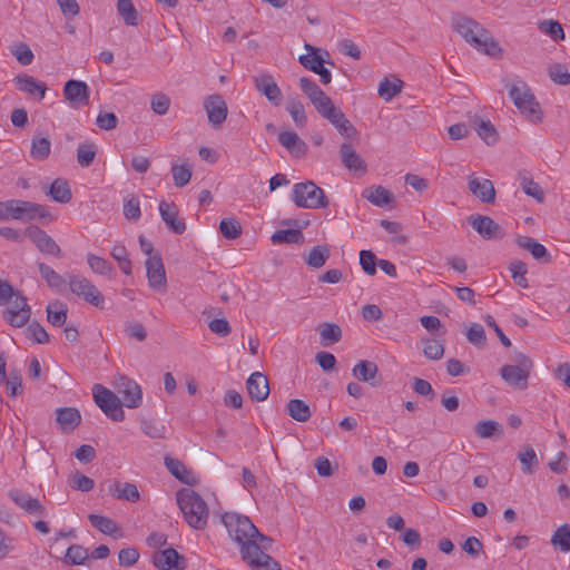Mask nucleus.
Wrapping results in <instances>:
<instances>
[{
    "label": "nucleus",
    "mask_w": 570,
    "mask_h": 570,
    "mask_svg": "<svg viewBox=\"0 0 570 570\" xmlns=\"http://www.w3.org/2000/svg\"><path fill=\"white\" fill-rule=\"evenodd\" d=\"M229 537L240 546L243 560L252 570H282L267 551L273 540L262 534L250 519L235 512H226L222 517Z\"/></svg>",
    "instance_id": "f257e3e1"
},
{
    "label": "nucleus",
    "mask_w": 570,
    "mask_h": 570,
    "mask_svg": "<svg viewBox=\"0 0 570 570\" xmlns=\"http://www.w3.org/2000/svg\"><path fill=\"white\" fill-rule=\"evenodd\" d=\"M453 29L474 49L493 58L502 56V48L490 31L476 20L456 14L452 18Z\"/></svg>",
    "instance_id": "f03ea898"
},
{
    "label": "nucleus",
    "mask_w": 570,
    "mask_h": 570,
    "mask_svg": "<svg viewBox=\"0 0 570 570\" xmlns=\"http://www.w3.org/2000/svg\"><path fill=\"white\" fill-rule=\"evenodd\" d=\"M509 97L519 112L530 122H541L543 112L531 87L523 80L517 79L508 90Z\"/></svg>",
    "instance_id": "7ed1b4c3"
},
{
    "label": "nucleus",
    "mask_w": 570,
    "mask_h": 570,
    "mask_svg": "<svg viewBox=\"0 0 570 570\" xmlns=\"http://www.w3.org/2000/svg\"><path fill=\"white\" fill-rule=\"evenodd\" d=\"M180 513L190 528L203 530L208 522L209 508L196 491L180 489Z\"/></svg>",
    "instance_id": "20e7f679"
},
{
    "label": "nucleus",
    "mask_w": 570,
    "mask_h": 570,
    "mask_svg": "<svg viewBox=\"0 0 570 570\" xmlns=\"http://www.w3.org/2000/svg\"><path fill=\"white\" fill-rule=\"evenodd\" d=\"M1 205L4 208L7 216L12 219L33 220L38 218L48 222L53 220V216L47 207L37 203L11 199L2 203Z\"/></svg>",
    "instance_id": "39448f33"
},
{
    "label": "nucleus",
    "mask_w": 570,
    "mask_h": 570,
    "mask_svg": "<svg viewBox=\"0 0 570 570\" xmlns=\"http://www.w3.org/2000/svg\"><path fill=\"white\" fill-rule=\"evenodd\" d=\"M292 199L297 207L312 209L326 207L328 203L324 190L311 180L295 184Z\"/></svg>",
    "instance_id": "423d86ee"
},
{
    "label": "nucleus",
    "mask_w": 570,
    "mask_h": 570,
    "mask_svg": "<svg viewBox=\"0 0 570 570\" xmlns=\"http://www.w3.org/2000/svg\"><path fill=\"white\" fill-rule=\"evenodd\" d=\"M68 286L72 294L88 304L104 308L105 297L95 284L79 274H68Z\"/></svg>",
    "instance_id": "0eeeda50"
},
{
    "label": "nucleus",
    "mask_w": 570,
    "mask_h": 570,
    "mask_svg": "<svg viewBox=\"0 0 570 570\" xmlns=\"http://www.w3.org/2000/svg\"><path fill=\"white\" fill-rule=\"evenodd\" d=\"M514 361L515 365H504L501 368L502 379L512 387L527 389L528 377L533 367L532 361L524 354L519 353Z\"/></svg>",
    "instance_id": "6e6552de"
},
{
    "label": "nucleus",
    "mask_w": 570,
    "mask_h": 570,
    "mask_svg": "<svg viewBox=\"0 0 570 570\" xmlns=\"http://www.w3.org/2000/svg\"><path fill=\"white\" fill-rule=\"evenodd\" d=\"M92 392L96 404L110 420L121 422L125 419L119 396L101 384H95Z\"/></svg>",
    "instance_id": "1a4fd4ad"
},
{
    "label": "nucleus",
    "mask_w": 570,
    "mask_h": 570,
    "mask_svg": "<svg viewBox=\"0 0 570 570\" xmlns=\"http://www.w3.org/2000/svg\"><path fill=\"white\" fill-rule=\"evenodd\" d=\"M326 119L345 139H353L357 136V130L353 124L345 117L344 112L330 99L320 109L316 110Z\"/></svg>",
    "instance_id": "9d476101"
},
{
    "label": "nucleus",
    "mask_w": 570,
    "mask_h": 570,
    "mask_svg": "<svg viewBox=\"0 0 570 570\" xmlns=\"http://www.w3.org/2000/svg\"><path fill=\"white\" fill-rule=\"evenodd\" d=\"M208 122L215 129L220 128L228 115V107L220 95H210L204 101Z\"/></svg>",
    "instance_id": "9b49d317"
},
{
    "label": "nucleus",
    "mask_w": 570,
    "mask_h": 570,
    "mask_svg": "<svg viewBox=\"0 0 570 570\" xmlns=\"http://www.w3.org/2000/svg\"><path fill=\"white\" fill-rule=\"evenodd\" d=\"M13 301L11 306L8 307L3 314L7 322L16 327H21L28 323L30 318V307L27 304V298L13 292Z\"/></svg>",
    "instance_id": "f8f14e48"
},
{
    "label": "nucleus",
    "mask_w": 570,
    "mask_h": 570,
    "mask_svg": "<svg viewBox=\"0 0 570 570\" xmlns=\"http://www.w3.org/2000/svg\"><path fill=\"white\" fill-rule=\"evenodd\" d=\"M8 497L26 513L35 517H46L47 509L36 498H32L29 493L19 490L11 489L8 492Z\"/></svg>",
    "instance_id": "ddd939ff"
},
{
    "label": "nucleus",
    "mask_w": 570,
    "mask_h": 570,
    "mask_svg": "<svg viewBox=\"0 0 570 570\" xmlns=\"http://www.w3.org/2000/svg\"><path fill=\"white\" fill-rule=\"evenodd\" d=\"M63 96L73 108H80L89 104L90 89L86 82L71 79L65 83Z\"/></svg>",
    "instance_id": "4468645a"
},
{
    "label": "nucleus",
    "mask_w": 570,
    "mask_h": 570,
    "mask_svg": "<svg viewBox=\"0 0 570 570\" xmlns=\"http://www.w3.org/2000/svg\"><path fill=\"white\" fill-rule=\"evenodd\" d=\"M469 222L484 239H501L505 235L504 229L489 216H471Z\"/></svg>",
    "instance_id": "2eb2a0df"
},
{
    "label": "nucleus",
    "mask_w": 570,
    "mask_h": 570,
    "mask_svg": "<svg viewBox=\"0 0 570 570\" xmlns=\"http://www.w3.org/2000/svg\"><path fill=\"white\" fill-rule=\"evenodd\" d=\"M27 233L29 238L41 253L46 255H52L55 257L61 256L60 246L43 229L39 227H30L28 228Z\"/></svg>",
    "instance_id": "dca6fc26"
},
{
    "label": "nucleus",
    "mask_w": 570,
    "mask_h": 570,
    "mask_svg": "<svg viewBox=\"0 0 570 570\" xmlns=\"http://www.w3.org/2000/svg\"><path fill=\"white\" fill-rule=\"evenodd\" d=\"M147 278L149 286L156 291H164L166 287V272L159 255L146 259Z\"/></svg>",
    "instance_id": "f3484780"
},
{
    "label": "nucleus",
    "mask_w": 570,
    "mask_h": 570,
    "mask_svg": "<svg viewBox=\"0 0 570 570\" xmlns=\"http://www.w3.org/2000/svg\"><path fill=\"white\" fill-rule=\"evenodd\" d=\"M118 394L121 396V404L135 409L141 403L142 393L140 386L126 377L120 379V383L117 385Z\"/></svg>",
    "instance_id": "a211bd4d"
},
{
    "label": "nucleus",
    "mask_w": 570,
    "mask_h": 570,
    "mask_svg": "<svg viewBox=\"0 0 570 570\" xmlns=\"http://www.w3.org/2000/svg\"><path fill=\"white\" fill-rule=\"evenodd\" d=\"M352 374L356 380L366 382L373 387H376L382 383L379 367L372 361H360L353 367Z\"/></svg>",
    "instance_id": "6ab92c4d"
},
{
    "label": "nucleus",
    "mask_w": 570,
    "mask_h": 570,
    "mask_svg": "<svg viewBox=\"0 0 570 570\" xmlns=\"http://www.w3.org/2000/svg\"><path fill=\"white\" fill-rule=\"evenodd\" d=\"M255 87L274 106H281L283 94L271 75H264L255 79Z\"/></svg>",
    "instance_id": "aec40b11"
},
{
    "label": "nucleus",
    "mask_w": 570,
    "mask_h": 570,
    "mask_svg": "<svg viewBox=\"0 0 570 570\" xmlns=\"http://www.w3.org/2000/svg\"><path fill=\"white\" fill-rule=\"evenodd\" d=\"M246 389L249 396L257 402L266 400L269 394L268 380L261 372L250 374L246 382Z\"/></svg>",
    "instance_id": "412c9836"
},
{
    "label": "nucleus",
    "mask_w": 570,
    "mask_h": 570,
    "mask_svg": "<svg viewBox=\"0 0 570 570\" xmlns=\"http://www.w3.org/2000/svg\"><path fill=\"white\" fill-rule=\"evenodd\" d=\"M17 88L30 96H38L39 100H42L46 96L47 86L45 82L39 81L35 77L23 73L19 75L13 79Z\"/></svg>",
    "instance_id": "4be33fe9"
},
{
    "label": "nucleus",
    "mask_w": 570,
    "mask_h": 570,
    "mask_svg": "<svg viewBox=\"0 0 570 570\" xmlns=\"http://www.w3.org/2000/svg\"><path fill=\"white\" fill-rule=\"evenodd\" d=\"M469 190L482 203L493 204L495 200V189L491 180L470 177L468 184Z\"/></svg>",
    "instance_id": "5701e85b"
},
{
    "label": "nucleus",
    "mask_w": 570,
    "mask_h": 570,
    "mask_svg": "<svg viewBox=\"0 0 570 570\" xmlns=\"http://www.w3.org/2000/svg\"><path fill=\"white\" fill-rule=\"evenodd\" d=\"M278 141L295 157H303L307 154L308 147L306 142L294 131H281L278 134Z\"/></svg>",
    "instance_id": "b1692460"
},
{
    "label": "nucleus",
    "mask_w": 570,
    "mask_h": 570,
    "mask_svg": "<svg viewBox=\"0 0 570 570\" xmlns=\"http://www.w3.org/2000/svg\"><path fill=\"white\" fill-rule=\"evenodd\" d=\"M299 87L316 110L331 99L315 81L307 77L299 79Z\"/></svg>",
    "instance_id": "393cba45"
},
{
    "label": "nucleus",
    "mask_w": 570,
    "mask_h": 570,
    "mask_svg": "<svg viewBox=\"0 0 570 570\" xmlns=\"http://www.w3.org/2000/svg\"><path fill=\"white\" fill-rule=\"evenodd\" d=\"M340 155L342 164L350 170L366 171V164L364 159L355 151L351 144L344 142L340 147Z\"/></svg>",
    "instance_id": "a878e982"
},
{
    "label": "nucleus",
    "mask_w": 570,
    "mask_h": 570,
    "mask_svg": "<svg viewBox=\"0 0 570 570\" xmlns=\"http://www.w3.org/2000/svg\"><path fill=\"white\" fill-rule=\"evenodd\" d=\"M517 244L522 249L530 252L534 259L544 264L551 262V255L547 248L534 238L522 236L517 239Z\"/></svg>",
    "instance_id": "bb28decb"
},
{
    "label": "nucleus",
    "mask_w": 570,
    "mask_h": 570,
    "mask_svg": "<svg viewBox=\"0 0 570 570\" xmlns=\"http://www.w3.org/2000/svg\"><path fill=\"white\" fill-rule=\"evenodd\" d=\"M39 273L42 277V279L47 283L48 287H50L52 291H56L58 293H61L66 289V286L68 284V277L65 278L60 274H58L53 268H51L49 265L45 263L38 264Z\"/></svg>",
    "instance_id": "cd10ccee"
},
{
    "label": "nucleus",
    "mask_w": 570,
    "mask_h": 570,
    "mask_svg": "<svg viewBox=\"0 0 570 570\" xmlns=\"http://www.w3.org/2000/svg\"><path fill=\"white\" fill-rule=\"evenodd\" d=\"M56 420L61 430L70 432L80 424L81 415L75 407H61L57 410Z\"/></svg>",
    "instance_id": "c85d7f7f"
},
{
    "label": "nucleus",
    "mask_w": 570,
    "mask_h": 570,
    "mask_svg": "<svg viewBox=\"0 0 570 570\" xmlns=\"http://www.w3.org/2000/svg\"><path fill=\"white\" fill-rule=\"evenodd\" d=\"M362 196L371 204L384 207L393 200V195L383 186H371L363 190Z\"/></svg>",
    "instance_id": "c756f323"
},
{
    "label": "nucleus",
    "mask_w": 570,
    "mask_h": 570,
    "mask_svg": "<svg viewBox=\"0 0 570 570\" xmlns=\"http://www.w3.org/2000/svg\"><path fill=\"white\" fill-rule=\"evenodd\" d=\"M109 493L117 499L137 502L140 498L138 488L134 483L115 482L109 487Z\"/></svg>",
    "instance_id": "7c9ffc66"
},
{
    "label": "nucleus",
    "mask_w": 570,
    "mask_h": 570,
    "mask_svg": "<svg viewBox=\"0 0 570 570\" xmlns=\"http://www.w3.org/2000/svg\"><path fill=\"white\" fill-rule=\"evenodd\" d=\"M307 51V55H302L298 58L299 63L309 71L316 72L318 68L326 62L324 58L320 55L321 49L315 48L308 43L304 46Z\"/></svg>",
    "instance_id": "2f4dec72"
},
{
    "label": "nucleus",
    "mask_w": 570,
    "mask_h": 570,
    "mask_svg": "<svg viewBox=\"0 0 570 570\" xmlns=\"http://www.w3.org/2000/svg\"><path fill=\"white\" fill-rule=\"evenodd\" d=\"M154 564L159 570H169L178 564V552L174 548H168L154 553Z\"/></svg>",
    "instance_id": "473e14b6"
},
{
    "label": "nucleus",
    "mask_w": 570,
    "mask_h": 570,
    "mask_svg": "<svg viewBox=\"0 0 570 570\" xmlns=\"http://www.w3.org/2000/svg\"><path fill=\"white\" fill-rule=\"evenodd\" d=\"M472 124L479 137L488 145L494 144L498 140L497 129L490 120H483L479 116H474Z\"/></svg>",
    "instance_id": "72a5a7b5"
},
{
    "label": "nucleus",
    "mask_w": 570,
    "mask_h": 570,
    "mask_svg": "<svg viewBox=\"0 0 570 570\" xmlns=\"http://www.w3.org/2000/svg\"><path fill=\"white\" fill-rule=\"evenodd\" d=\"M47 195H49L55 202L61 204L69 203L72 197L67 180L62 178H57L52 181Z\"/></svg>",
    "instance_id": "f704fd0d"
},
{
    "label": "nucleus",
    "mask_w": 570,
    "mask_h": 570,
    "mask_svg": "<svg viewBox=\"0 0 570 570\" xmlns=\"http://www.w3.org/2000/svg\"><path fill=\"white\" fill-rule=\"evenodd\" d=\"M286 411L288 415L297 422H307L312 416L308 404L298 399L289 400L286 405Z\"/></svg>",
    "instance_id": "c9c22d12"
},
{
    "label": "nucleus",
    "mask_w": 570,
    "mask_h": 570,
    "mask_svg": "<svg viewBox=\"0 0 570 570\" xmlns=\"http://www.w3.org/2000/svg\"><path fill=\"white\" fill-rule=\"evenodd\" d=\"M547 75L549 79L559 86L570 85V72L564 63L551 62L547 67Z\"/></svg>",
    "instance_id": "e433bc0d"
},
{
    "label": "nucleus",
    "mask_w": 570,
    "mask_h": 570,
    "mask_svg": "<svg viewBox=\"0 0 570 570\" xmlns=\"http://www.w3.org/2000/svg\"><path fill=\"white\" fill-rule=\"evenodd\" d=\"M474 432L481 439H489L492 436H501L503 429L497 421L484 420L475 424Z\"/></svg>",
    "instance_id": "4c0bfd02"
},
{
    "label": "nucleus",
    "mask_w": 570,
    "mask_h": 570,
    "mask_svg": "<svg viewBox=\"0 0 570 570\" xmlns=\"http://www.w3.org/2000/svg\"><path fill=\"white\" fill-rule=\"evenodd\" d=\"M159 213H160L163 220L166 223V225L174 233H178V222H177L178 212L176 209L175 203L174 202L168 203V202L161 200L159 204Z\"/></svg>",
    "instance_id": "58836bf2"
},
{
    "label": "nucleus",
    "mask_w": 570,
    "mask_h": 570,
    "mask_svg": "<svg viewBox=\"0 0 570 570\" xmlns=\"http://www.w3.org/2000/svg\"><path fill=\"white\" fill-rule=\"evenodd\" d=\"M117 11L127 26H138V11L131 0H118Z\"/></svg>",
    "instance_id": "ea45409f"
},
{
    "label": "nucleus",
    "mask_w": 570,
    "mask_h": 570,
    "mask_svg": "<svg viewBox=\"0 0 570 570\" xmlns=\"http://www.w3.org/2000/svg\"><path fill=\"white\" fill-rule=\"evenodd\" d=\"M51 151V142L45 137H33L31 141L30 156L35 160H45Z\"/></svg>",
    "instance_id": "a19ab883"
},
{
    "label": "nucleus",
    "mask_w": 570,
    "mask_h": 570,
    "mask_svg": "<svg viewBox=\"0 0 570 570\" xmlns=\"http://www.w3.org/2000/svg\"><path fill=\"white\" fill-rule=\"evenodd\" d=\"M321 342L324 346L337 343L342 338V330L333 323H323L318 327Z\"/></svg>",
    "instance_id": "79ce46f5"
},
{
    "label": "nucleus",
    "mask_w": 570,
    "mask_h": 570,
    "mask_svg": "<svg viewBox=\"0 0 570 570\" xmlns=\"http://www.w3.org/2000/svg\"><path fill=\"white\" fill-rule=\"evenodd\" d=\"M88 519L91 525L104 534L114 535L118 531L117 523L108 517L89 514Z\"/></svg>",
    "instance_id": "37998d69"
},
{
    "label": "nucleus",
    "mask_w": 570,
    "mask_h": 570,
    "mask_svg": "<svg viewBox=\"0 0 570 570\" xmlns=\"http://www.w3.org/2000/svg\"><path fill=\"white\" fill-rule=\"evenodd\" d=\"M274 244H301L304 242V235L299 229H282L276 230L272 235Z\"/></svg>",
    "instance_id": "c03bdc74"
},
{
    "label": "nucleus",
    "mask_w": 570,
    "mask_h": 570,
    "mask_svg": "<svg viewBox=\"0 0 570 570\" xmlns=\"http://www.w3.org/2000/svg\"><path fill=\"white\" fill-rule=\"evenodd\" d=\"M97 148L94 142L85 141L77 148V161L81 167H89L96 157Z\"/></svg>",
    "instance_id": "a18cd8bd"
},
{
    "label": "nucleus",
    "mask_w": 570,
    "mask_h": 570,
    "mask_svg": "<svg viewBox=\"0 0 570 570\" xmlns=\"http://www.w3.org/2000/svg\"><path fill=\"white\" fill-rule=\"evenodd\" d=\"M10 52L16 57L17 61L22 66H29L33 61V52L24 42H14L10 46Z\"/></svg>",
    "instance_id": "49530a36"
},
{
    "label": "nucleus",
    "mask_w": 570,
    "mask_h": 570,
    "mask_svg": "<svg viewBox=\"0 0 570 570\" xmlns=\"http://www.w3.org/2000/svg\"><path fill=\"white\" fill-rule=\"evenodd\" d=\"M47 320L53 326H62L67 320L66 306L59 302L48 305Z\"/></svg>",
    "instance_id": "de8ad7c7"
},
{
    "label": "nucleus",
    "mask_w": 570,
    "mask_h": 570,
    "mask_svg": "<svg viewBox=\"0 0 570 570\" xmlns=\"http://www.w3.org/2000/svg\"><path fill=\"white\" fill-rule=\"evenodd\" d=\"M328 257L330 249L326 246H314L306 258V264L313 268H321Z\"/></svg>",
    "instance_id": "09e8293b"
},
{
    "label": "nucleus",
    "mask_w": 570,
    "mask_h": 570,
    "mask_svg": "<svg viewBox=\"0 0 570 570\" xmlns=\"http://www.w3.org/2000/svg\"><path fill=\"white\" fill-rule=\"evenodd\" d=\"M403 82L400 79H395L394 81L384 78L379 86V95L386 101L393 99L401 92Z\"/></svg>",
    "instance_id": "8fccbe9b"
},
{
    "label": "nucleus",
    "mask_w": 570,
    "mask_h": 570,
    "mask_svg": "<svg viewBox=\"0 0 570 570\" xmlns=\"http://www.w3.org/2000/svg\"><path fill=\"white\" fill-rule=\"evenodd\" d=\"M551 543L559 547L562 552L570 551V525L563 524L559 527L551 537Z\"/></svg>",
    "instance_id": "3c124183"
},
{
    "label": "nucleus",
    "mask_w": 570,
    "mask_h": 570,
    "mask_svg": "<svg viewBox=\"0 0 570 570\" xmlns=\"http://www.w3.org/2000/svg\"><path fill=\"white\" fill-rule=\"evenodd\" d=\"M87 263L90 269L99 275H109L114 272L111 263L95 254H87Z\"/></svg>",
    "instance_id": "603ef678"
},
{
    "label": "nucleus",
    "mask_w": 570,
    "mask_h": 570,
    "mask_svg": "<svg viewBox=\"0 0 570 570\" xmlns=\"http://www.w3.org/2000/svg\"><path fill=\"white\" fill-rule=\"evenodd\" d=\"M286 109L289 112V115L292 116V119L294 120V122L298 127H304L306 125L307 118L305 115V109H304L303 104L299 100H297L295 98H289L287 101Z\"/></svg>",
    "instance_id": "864d4df0"
},
{
    "label": "nucleus",
    "mask_w": 570,
    "mask_h": 570,
    "mask_svg": "<svg viewBox=\"0 0 570 570\" xmlns=\"http://www.w3.org/2000/svg\"><path fill=\"white\" fill-rule=\"evenodd\" d=\"M509 271L511 272V276L518 286L522 288H527L529 286L528 279L525 277L528 273L525 263L521 261H512L509 264Z\"/></svg>",
    "instance_id": "5fc2aeb1"
},
{
    "label": "nucleus",
    "mask_w": 570,
    "mask_h": 570,
    "mask_svg": "<svg viewBox=\"0 0 570 570\" xmlns=\"http://www.w3.org/2000/svg\"><path fill=\"white\" fill-rule=\"evenodd\" d=\"M468 341L478 348H483L487 344L485 331L481 324L473 323L466 331Z\"/></svg>",
    "instance_id": "6e6d98bb"
},
{
    "label": "nucleus",
    "mask_w": 570,
    "mask_h": 570,
    "mask_svg": "<svg viewBox=\"0 0 570 570\" xmlns=\"http://www.w3.org/2000/svg\"><path fill=\"white\" fill-rule=\"evenodd\" d=\"M219 230L225 238L235 239L242 234V226L235 218H224L220 220Z\"/></svg>",
    "instance_id": "4d7b16f0"
},
{
    "label": "nucleus",
    "mask_w": 570,
    "mask_h": 570,
    "mask_svg": "<svg viewBox=\"0 0 570 570\" xmlns=\"http://www.w3.org/2000/svg\"><path fill=\"white\" fill-rule=\"evenodd\" d=\"M538 28L549 35L554 41L563 40L564 32L561 24L556 20H543L540 21Z\"/></svg>",
    "instance_id": "13d9d810"
},
{
    "label": "nucleus",
    "mask_w": 570,
    "mask_h": 570,
    "mask_svg": "<svg viewBox=\"0 0 570 570\" xmlns=\"http://www.w3.org/2000/svg\"><path fill=\"white\" fill-rule=\"evenodd\" d=\"M518 458L522 464V471L527 474H532L533 466L539 462L535 451L531 446H527L524 451L518 454Z\"/></svg>",
    "instance_id": "bf43d9fd"
},
{
    "label": "nucleus",
    "mask_w": 570,
    "mask_h": 570,
    "mask_svg": "<svg viewBox=\"0 0 570 570\" xmlns=\"http://www.w3.org/2000/svg\"><path fill=\"white\" fill-rule=\"evenodd\" d=\"M69 485L72 489H76V490H79L82 492H88L94 489L95 482L92 479L86 476L85 474H81L80 472H75L69 478Z\"/></svg>",
    "instance_id": "052dcab7"
},
{
    "label": "nucleus",
    "mask_w": 570,
    "mask_h": 570,
    "mask_svg": "<svg viewBox=\"0 0 570 570\" xmlns=\"http://www.w3.org/2000/svg\"><path fill=\"white\" fill-rule=\"evenodd\" d=\"M521 187L523 191L528 195L537 199L538 202H542L544 199V193L540 185L533 181L529 177H522Z\"/></svg>",
    "instance_id": "680f3d73"
},
{
    "label": "nucleus",
    "mask_w": 570,
    "mask_h": 570,
    "mask_svg": "<svg viewBox=\"0 0 570 570\" xmlns=\"http://www.w3.org/2000/svg\"><path fill=\"white\" fill-rule=\"evenodd\" d=\"M27 334L33 342L38 344H45L49 342V335L47 331L38 323L31 322L27 327Z\"/></svg>",
    "instance_id": "e2e57ef3"
},
{
    "label": "nucleus",
    "mask_w": 570,
    "mask_h": 570,
    "mask_svg": "<svg viewBox=\"0 0 570 570\" xmlns=\"http://www.w3.org/2000/svg\"><path fill=\"white\" fill-rule=\"evenodd\" d=\"M360 265L367 275L373 276L376 274V256L371 250H361Z\"/></svg>",
    "instance_id": "0e129e2a"
},
{
    "label": "nucleus",
    "mask_w": 570,
    "mask_h": 570,
    "mask_svg": "<svg viewBox=\"0 0 570 570\" xmlns=\"http://www.w3.org/2000/svg\"><path fill=\"white\" fill-rule=\"evenodd\" d=\"M140 206L139 200L131 196L129 198H126L124 202V215L128 220H138L140 217Z\"/></svg>",
    "instance_id": "69168bd1"
},
{
    "label": "nucleus",
    "mask_w": 570,
    "mask_h": 570,
    "mask_svg": "<svg viewBox=\"0 0 570 570\" xmlns=\"http://www.w3.org/2000/svg\"><path fill=\"white\" fill-rule=\"evenodd\" d=\"M88 558V551L79 544H72L68 548L66 559L72 564H82Z\"/></svg>",
    "instance_id": "338daca9"
},
{
    "label": "nucleus",
    "mask_w": 570,
    "mask_h": 570,
    "mask_svg": "<svg viewBox=\"0 0 570 570\" xmlns=\"http://www.w3.org/2000/svg\"><path fill=\"white\" fill-rule=\"evenodd\" d=\"M208 328L212 333L225 337L232 332V326L226 318H213L208 321Z\"/></svg>",
    "instance_id": "774afa93"
}]
</instances>
